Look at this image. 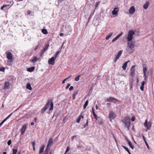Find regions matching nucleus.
<instances>
[{
  "label": "nucleus",
  "mask_w": 154,
  "mask_h": 154,
  "mask_svg": "<svg viewBox=\"0 0 154 154\" xmlns=\"http://www.w3.org/2000/svg\"><path fill=\"white\" fill-rule=\"evenodd\" d=\"M49 105L51 106L49 110L50 111H52L53 109L54 104L53 103V100L51 99L48 100L45 107L42 109L41 110V112L43 113L49 107Z\"/></svg>",
  "instance_id": "nucleus-1"
},
{
  "label": "nucleus",
  "mask_w": 154,
  "mask_h": 154,
  "mask_svg": "<svg viewBox=\"0 0 154 154\" xmlns=\"http://www.w3.org/2000/svg\"><path fill=\"white\" fill-rule=\"evenodd\" d=\"M122 121L124 124V126L127 128L128 130H129L130 129V127L131 125L130 117L127 116L125 117L124 119L122 120Z\"/></svg>",
  "instance_id": "nucleus-2"
},
{
  "label": "nucleus",
  "mask_w": 154,
  "mask_h": 154,
  "mask_svg": "<svg viewBox=\"0 0 154 154\" xmlns=\"http://www.w3.org/2000/svg\"><path fill=\"white\" fill-rule=\"evenodd\" d=\"M135 32L134 31L132 30H130L129 31L128 35L127 37V40L128 42L132 41V40L133 38V36Z\"/></svg>",
  "instance_id": "nucleus-3"
},
{
  "label": "nucleus",
  "mask_w": 154,
  "mask_h": 154,
  "mask_svg": "<svg viewBox=\"0 0 154 154\" xmlns=\"http://www.w3.org/2000/svg\"><path fill=\"white\" fill-rule=\"evenodd\" d=\"M128 45L129 48L132 50V51H128V52L129 54H131L134 51V44L132 42V41H131V42H128Z\"/></svg>",
  "instance_id": "nucleus-4"
},
{
  "label": "nucleus",
  "mask_w": 154,
  "mask_h": 154,
  "mask_svg": "<svg viewBox=\"0 0 154 154\" xmlns=\"http://www.w3.org/2000/svg\"><path fill=\"white\" fill-rule=\"evenodd\" d=\"M116 117V115L113 111H112L110 112L109 114V117L111 121L112 120L115 118Z\"/></svg>",
  "instance_id": "nucleus-5"
},
{
  "label": "nucleus",
  "mask_w": 154,
  "mask_h": 154,
  "mask_svg": "<svg viewBox=\"0 0 154 154\" xmlns=\"http://www.w3.org/2000/svg\"><path fill=\"white\" fill-rule=\"evenodd\" d=\"M6 56L7 58L10 60L11 62L13 61V56L12 54L10 52H6Z\"/></svg>",
  "instance_id": "nucleus-6"
},
{
  "label": "nucleus",
  "mask_w": 154,
  "mask_h": 154,
  "mask_svg": "<svg viewBox=\"0 0 154 154\" xmlns=\"http://www.w3.org/2000/svg\"><path fill=\"white\" fill-rule=\"evenodd\" d=\"M56 58L54 57H52L48 61V63L50 65H54L55 63V60Z\"/></svg>",
  "instance_id": "nucleus-7"
},
{
  "label": "nucleus",
  "mask_w": 154,
  "mask_h": 154,
  "mask_svg": "<svg viewBox=\"0 0 154 154\" xmlns=\"http://www.w3.org/2000/svg\"><path fill=\"white\" fill-rule=\"evenodd\" d=\"M144 125L145 127L147 128V129H149L151 127V123L150 122H149L148 123L147 120H146L144 124Z\"/></svg>",
  "instance_id": "nucleus-8"
},
{
  "label": "nucleus",
  "mask_w": 154,
  "mask_h": 154,
  "mask_svg": "<svg viewBox=\"0 0 154 154\" xmlns=\"http://www.w3.org/2000/svg\"><path fill=\"white\" fill-rule=\"evenodd\" d=\"M27 125H23L21 130V134L22 135L24 133L26 128Z\"/></svg>",
  "instance_id": "nucleus-9"
},
{
  "label": "nucleus",
  "mask_w": 154,
  "mask_h": 154,
  "mask_svg": "<svg viewBox=\"0 0 154 154\" xmlns=\"http://www.w3.org/2000/svg\"><path fill=\"white\" fill-rule=\"evenodd\" d=\"M143 67V74H146L147 71V65L145 63H143L142 64Z\"/></svg>",
  "instance_id": "nucleus-10"
},
{
  "label": "nucleus",
  "mask_w": 154,
  "mask_h": 154,
  "mask_svg": "<svg viewBox=\"0 0 154 154\" xmlns=\"http://www.w3.org/2000/svg\"><path fill=\"white\" fill-rule=\"evenodd\" d=\"M135 69L134 66H133L131 69V75L132 76H133L135 75Z\"/></svg>",
  "instance_id": "nucleus-11"
},
{
  "label": "nucleus",
  "mask_w": 154,
  "mask_h": 154,
  "mask_svg": "<svg viewBox=\"0 0 154 154\" xmlns=\"http://www.w3.org/2000/svg\"><path fill=\"white\" fill-rule=\"evenodd\" d=\"M53 139L51 137L49 138L48 140L47 146L49 147H51V146L53 144Z\"/></svg>",
  "instance_id": "nucleus-12"
},
{
  "label": "nucleus",
  "mask_w": 154,
  "mask_h": 154,
  "mask_svg": "<svg viewBox=\"0 0 154 154\" xmlns=\"http://www.w3.org/2000/svg\"><path fill=\"white\" fill-rule=\"evenodd\" d=\"M135 11V8L134 6H131L129 10V13L130 14H133Z\"/></svg>",
  "instance_id": "nucleus-13"
},
{
  "label": "nucleus",
  "mask_w": 154,
  "mask_h": 154,
  "mask_svg": "<svg viewBox=\"0 0 154 154\" xmlns=\"http://www.w3.org/2000/svg\"><path fill=\"white\" fill-rule=\"evenodd\" d=\"M10 87V83L8 82H7L5 83L4 89L5 90L9 89Z\"/></svg>",
  "instance_id": "nucleus-14"
},
{
  "label": "nucleus",
  "mask_w": 154,
  "mask_h": 154,
  "mask_svg": "<svg viewBox=\"0 0 154 154\" xmlns=\"http://www.w3.org/2000/svg\"><path fill=\"white\" fill-rule=\"evenodd\" d=\"M12 5H10V4L4 5H3L1 8V9L2 10H3L4 8H7L8 9H9L11 7Z\"/></svg>",
  "instance_id": "nucleus-15"
},
{
  "label": "nucleus",
  "mask_w": 154,
  "mask_h": 154,
  "mask_svg": "<svg viewBox=\"0 0 154 154\" xmlns=\"http://www.w3.org/2000/svg\"><path fill=\"white\" fill-rule=\"evenodd\" d=\"M118 11V8H115L112 11V14L113 15H116L117 14Z\"/></svg>",
  "instance_id": "nucleus-16"
},
{
  "label": "nucleus",
  "mask_w": 154,
  "mask_h": 154,
  "mask_svg": "<svg viewBox=\"0 0 154 154\" xmlns=\"http://www.w3.org/2000/svg\"><path fill=\"white\" fill-rule=\"evenodd\" d=\"M128 143L129 146L132 149H133L134 148V146L132 145L131 142L128 139H126Z\"/></svg>",
  "instance_id": "nucleus-17"
},
{
  "label": "nucleus",
  "mask_w": 154,
  "mask_h": 154,
  "mask_svg": "<svg viewBox=\"0 0 154 154\" xmlns=\"http://www.w3.org/2000/svg\"><path fill=\"white\" fill-rule=\"evenodd\" d=\"M114 100H115V98L112 97H109L106 99V101L110 102H112Z\"/></svg>",
  "instance_id": "nucleus-18"
},
{
  "label": "nucleus",
  "mask_w": 154,
  "mask_h": 154,
  "mask_svg": "<svg viewBox=\"0 0 154 154\" xmlns=\"http://www.w3.org/2000/svg\"><path fill=\"white\" fill-rule=\"evenodd\" d=\"M149 3L148 1H146L145 3L143 5V7L144 9H146L149 7Z\"/></svg>",
  "instance_id": "nucleus-19"
},
{
  "label": "nucleus",
  "mask_w": 154,
  "mask_h": 154,
  "mask_svg": "<svg viewBox=\"0 0 154 154\" xmlns=\"http://www.w3.org/2000/svg\"><path fill=\"white\" fill-rule=\"evenodd\" d=\"M129 62V60H128L127 62H125L122 65V68L123 70H125L126 69V67L127 66L128 63Z\"/></svg>",
  "instance_id": "nucleus-20"
},
{
  "label": "nucleus",
  "mask_w": 154,
  "mask_h": 154,
  "mask_svg": "<svg viewBox=\"0 0 154 154\" xmlns=\"http://www.w3.org/2000/svg\"><path fill=\"white\" fill-rule=\"evenodd\" d=\"M45 146L44 145H43L42 147L40 148L39 150V153L41 154V153L43 152L44 147Z\"/></svg>",
  "instance_id": "nucleus-21"
},
{
  "label": "nucleus",
  "mask_w": 154,
  "mask_h": 154,
  "mask_svg": "<svg viewBox=\"0 0 154 154\" xmlns=\"http://www.w3.org/2000/svg\"><path fill=\"white\" fill-rule=\"evenodd\" d=\"M145 83V81H143L142 82L141 85L140 87V89L142 91H143L144 90V86Z\"/></svg>",
  "instance_id": "nucleus-22"
},
{
  "label": "nucleus",
  "mask_w": 154,
  "mask_h": 154,
  "mask_svg": "<svg viewBox=\"0 0 154 154\" xmlns=\"http://www.w3.org/2000/svg\"><path fill=\"white\" fill-rule=\"evenodd\" d=\"M34 67H32L29 68H27V71L29 72H32L34 70Z\"/></svg>",
  "instance_id": "nucleus-23"
},
{
  "label": "nucleus",
  "mask_w": 154,
  "mask_h": 154,
  "mask_svg": "<svg viewBox=\"0 0 154 154\" xmlns=\"http://www.w3.org/2000/svg\"><path fill=\"white\" fill-rule=\"evenodd\" d=\"M94 11H95V10L94 11H93L92 12H91V13L90 14L89 17L88 18V22L91 19L93 15L94 14Z\"/></svg>",
  "instance_id": "nucleus-24"
},
{
  "label": "nucleus",
  "mask_w": 154,
  "mask_h": 154,
  "mask_svg": "<svg viewBox=\"0 0 154 154\" xmlns=\"http://www.w3.org/2000/svg\"><path fill=\"white\" fill-rule=\"evenodd\" d=\"M50 147L47 146L46 149L45 150V152L44 153V154H48V152L49 150Z\"/></svg>",
  "instance_id": "nucleus-25"
},
{
  "label": "nucleus",
  "mask_w": 154,
  "mask_h": 154,
  "mask_svg": "<svg viewBox=\"0 0 154 154\" xmlns=\"http://www.w3.org/2000/svg\"><path fill=\"white\" fill-rule=\"evenodd\" d=\"M113 33L112 32L110 33L106 37V40H108L112 35Z\"/></svg>",
  "instance_id": "nucleus-26"
},
{
  "label": "nucleus",
  "mask_w": 154,
  "mask_h": 154,
  "mask_svg": "<svg viewBox=\"0 0 154 154\" xmlns=\"http://www.w3.org/2000/svg\"><path fill=\"white\" fill-rule=\"evenodd\" d=\"M83 75V74H81L80 75H79L77 76L75 78V81H78L79 79V78L80 77V76L81 75Z\"/></svg>",
  "instance_id": "nucleus-27"
},
{
  "label": "nucleus",
  "mask_w": 154,
  "mask_h": 154,
  "mask_svg": "<svg viewBox=\"0 0 154 154\" xmlns=\"http://www.w3.org/2000/svg\"><path fill=\"white\" fill-rule=\"evenodd\" d=\"M26 88L27 89L29 90H31L32 88L31 86V85L29 83H28L26 85Z\"/></svg>",
  "instance_id": "nucleus-28"
},
{
  "label": "nucleus",
  "mask_w": 154,
  "mask_h": 154,
  "mask_svg": "<svg viewBox=\"0 0 154 154\" xmlns=\"http://www.w3.org/2000/svg\"><path fill=\"white\" fill-rule=\"evenodd\" d=\"M88 100H87L86 101V102L83 106L84 109H85L86 108V107L87 106V105H88Z\"/></svg>",
  "instance_id": "nucleus-29"
},
{
  "label": "nucleus",
  "mask_w": 154,
  "mask_h": 154,
  "mask_svg": "<svg viewBox=\"0 0 154 154\" xmlns=\"http://www.w3.org/2000/svg\"><path fill=\"white\" fill-rule=\"evenodd\" d=\"M49 46V43H48L43 48V49L46 51L48 48V47Z\"/></svg>",
  "instance_id": "nucleus-30"
},
{
  "label": "nucleus",
  "mask_w": 154,
  "mask_h": 154,
  "mask_svg": "<svg viewBox=\"0 0 154 154\" xmlns=\"http://www.w3.org/2000/svg\"><path fill=\"white\" fill-rule=\"evenodd\" d=\"M60 51H57L55 55V57L54 58H56L60 54Z\"/></svg>",
  "instance_id": "nucleus-31"
},
{
  "label": "nucleus",
  "mask_w": 154,
  "mask_h": 154,
  "mask_svg": "<svg viewBox=\"0 0 154 154\" xmlns=\"http://www.w3.org/2000/svg\"><path fill=\"white\" fill-rule=\"evenodd\" d=\"M42 32L44 34H46L48 33V32L46 29H42Z\"/></svg>",
  "instance_id": "nucleus-32"
},
{
  "label": "nucleus",
  "mask_w": 154,
  "mask_h": 154,
  "mask_svg": "<svg viewBox=\"0 0 154 154\" xmlns=\"http://www.w3.org/2000/svg\"><path fill=\"white\" fill-rule=\"evenodd\" d=\"M40 43H41L40 41H38V44L35 46V51L38 48V46H39Z\"/></svg>",
  "instance_id": "nucleus-33"
},
{
  "label": "nucleus",
  "mask_w": 154,
  "mask_h": 154,
  "mask_svg": "<svg viewBox=\"0 0 154 154\" xmlns=\"http://www.w3.org/2000/svg\"><path fill=\"white\" fill-rule=\"evenodd\" d=\"M119 38L116 36L114 38H113L112 41V42H115Z\"/></svg>",
  "instance_id": "nucleus-34"
},
{
  "label": "nucleus",
  "mask_w": 154,
  "mask_h": 154,
  "mask_svg": "<svg viewBox=\"0 0 154 154\" xmlns=\"http://www.w3.org/2000/svg\"><path fill=\"white\" fill-rule=\"evenodd\" d=\"M32 146H33V150H34V151H35V141H33V142H32Z\"/></svg>",
  "instance_id": "nucleus-35"
},
{
  "label": "nucleus",
  "mask_w": 154,
  "mask_h": 154,
  "mask_svg": "<svg viewBox=\"0 0 154 154\" xmlns=\"http://www.w3.org/2000/svg\"><path fill=\"white\" fill-rule=\"evenodd\" d=\"M37 60V58L36 57H35L32 60V62H36Z\"/></svg>",
  "instance_id": "nucleus-36"
},
{
  "label": "nucleus",
  "mask_w": 154,
  "mask_h": 154,
  "mask_svg": "<svg viewBox=\"0 0 154 154\" xmlns=\"http://www.w3.org/2000/svg\"><path fill=\"white\" fill-rule=\"evenodd\" d=\"M122 147H123L124 149L127 152H129V151L128 148L122 145Z\"/></svg>",
  "instance_id": "nucleus-37"
},
{
  "label": "nucleus",
  "mask_w": 154,
  "mask_h": 154,
  "mask_svg": "<svg viewBox=\"0 0 154 154\" xmlns=\"http://www.w3.org/2000/svg\"><path fill=\"white\" fill-rule=\"evenodd\" d=\"M88 120L87 119L86 123L85 124L83 125L84 128H85L88 125Z\"/></svg>",
  "instance_id": "nucleus-38"
},
{
  "label": "nucleus",
  "mask_w": 154,
  "mask_h": 154,
  "mask_svg": "<svg viewBox=\"0 0 154 154\" xmlns=\"http://www.w3.org/2000/svg\"><path fill=\"white\" fill-rule=\"evenodd\" d=\"M146 74H144L143 77H144V81H146L147 80V76H146Z\"/></svg>",
  "instance_id": "nucleus-39"
},
{
  "label": "nucleus",
  "mask_w": 154,
  "mask_h": 154,
  "mask_svg": "<svg viewBox=\"0 0 154 154\" xmlns=\"http://www.w3.org/2000/svg\"><path fill=\"white\" fill-rule=\"evenodd\" d=\"M17 152V149H13V154H16Z\"/></svg>",
  "instance_id": "nucleus-40"
},
{
  "label": "nucleus",
  "mask_w": 154,
  "mask_h": 154,
  "mask_svg": "<svg viewBox=\"0 0 154 154\" xmlns=\"http://www.w3.org/2000/svg\"><path fill=\"white\" fill-rule=\"evenodd\" d=\"M123 51L122 50H120L119 52L118 53L117 55H118V56H120L122 54V52Z\"/></svg>",
  "instance_id": "nucleus-41"
},
{
  "label": "nucleus",
  "mask_w": 154,
  "mask_h": 154,
  "mask_svg": "<svg viewBox=\"0 0 154 154\" xmlns=\"http://www.w3.org/2000/svg\"><path fill=\"white\" fill-rule=\"evenodd\" d=\"M120 57V56H118V55H116V57H115V60H114V62H116V61H117V60L119 59V58Z\"/></svg>",
  "instance_id": "nucleus-42"
},
{
  "label": "nucleus",
  "mask_w": 154,
  "mask_h": 154,
  "mask_svg": "<svg viewBox=\"0 0 154 154\" xmlns=\"http://www.w3.org/2000/svg\"><path fill=\"white\" fill-rule=\"evenodd\" d=\"M5 68L4 67H1L0 68V71L4 72L5 71Z\"/></svg>",
  "instance_id": "nucleus-43"
},
{
  "label": "nucleus",
  "mask_w": 154,
  "mask_h": 154,
  "mask_svg": "<svg viewBox=\"0 0 154 154\" xmlns=\"http://www.w3.org/2000/svg\"><path fill=\"white\" fill-rule=\"evenodd\" d=\"M78 91H79L78 90H77L76 91H75L73 93V95H74V96H76L78 94Z\"/></svg>",
  "instance_id": "nucleus-44"
},
{
  "label": "nucleus",
  "mask_w": 154,
  "mask_h": 154,
  "mask_svg": "<svg viewBox=\"0 0 154 154\" xmlns=\"http://www.w3.org/2000/svg\"><path fill=\"white\" fill-rule=\"evenodd\" d=\"M81 120V118L80 117H79L76 119V122L78 123H79Z\"/></svg>",
  "instance_id": "nucleus-45"
},
{
  "label": "nucleus",
  "mask_w": 154,
  "mask_h": 154,
  "mask_svg": "<svg viewBox=\"0 0 154 154\" xmlns=\"http://www.w3.org/2000/svg\"><path fill=\"white\" fill-rule=\"evenodd\" d=\"M99 2H96L95 5V9L98 6V5L99 3Z\"/></svg>",
  "instance_id": "nucleus-46"
},
{
  "label": "nucleus",
  "mask_w": 154,
  "mask_h": 154,
  "mask_svg": "<svg viewBox=\"0 0 154 154\" xmlns=\"http://www.w3.org/2000/svg\"><path fill=\"white\" fill-rule=\"evenodd\" d=\"M11 140H9L7 142L9 146L11 145Z\"/></svg>",
  "instance_id": "nucleus-47"
},
{
  "label": "nucleus",
  "mask_w": 154,
  "mask_h": 154,
  "mask_svg": "<svg viewBox=\"0 0 154 154\" xmlns=\"http://www.w3.org/2000/svg\"><path fill=\"white\" fill-rule=\"evenodd\" d=\"M145 142V143L146 145V146H147V148H148V149H149V145L147 143V142H146V141L144 142Z\"/></svg>",
  "instance_id": "nucleus-48"
},
{
  "label": "nucleus",
  "mask_w": 154,
  "mask_h": 154,
  "mask_svg": "<svg viewBox=\"0 0 154 154\" xmlns=\"http://www.w3.org/2000/svg\"><path fill=\"white\" fill-rule=\"evenodd\" d=\"M123 34V32H122L119 34L118 35H117V36L119 38Z\"/></svg>",
  "instance_id": "nucleus-49"
},
{
  "label": "nucleus",
  "mask_w": 154,
  "mask_h": 154,
  "mask_svg": "<svg viewBox=\"0 0 154 154\" xmlns=\"http://www.w3.org/2000/svg\"><path fill=\"white\" fill-rule=\"evenodd\" d=\"M135 117L134 116H132V117L131 120V121L132 122H134V121L135 120Z\"/></svg>",
  "instance_id": "nucleus-50"
},
{
  "label": "nucleus",
  "mask_w": 154,
  "mask_h": 154,
  "mask_svg": "<svg viewBox=\"0 0 154 154\" xmlns=\"http://www.w3.org/2000/svg\"><path fill=\"white\" fill-rule=\"evenodd\" d=\"M70 84H68L67 85L66 87V89H67L69 88L70 86Z\"/></svg>",
  "instance_id": "nucleus-51"
},
{
  "label": "nucleus",
  "mask_w": 154,
  "mask_h": 154,
  "mask_svg": "<svg viewBox=\"0 0 154 154\" xmlns=\"http://www.w3.org/2000/svg\"><path fill=\"white\" fill-rule=\"evenodd\" d=\"M118 101V100L115 98V100H113V101H112V102L114 103H116Z\"/></svg>",
  "instance_id": "nucleus-52"
},
{
  "label": "nucleus",
  "mask_w": 154,
  "mask_h": 154,
  "mask_svg": "<svg viewBox=\"0 0 154 154\" xmlns=\"http://www.w3.org/2000/svg\"><path fill=\"white\" fill-rule=\"evenodd\" d=\"M73 89V87L72 86H71L70 87V88L69 89V90L70 91H71Z\"/></svg>",
  "instance_id": "nucleus-53"
},
{
  "label": "nucleus",
  "mask_w": 154,
  "mask_h": 154,
  "mask_svg": "<svg viewBox=\"0 0 154 154\" xmlns=\"http://www.w3.org/2000/svg\"><path fill=\"white\" fill-rule=\"evenodd\" d=\"M142 137H143V140L144 141V142L146 141V139H145V137L143 135L142 136Z\"/></svg>",
  "instance_id": "nucleus-54"
},
{
  "label": "nucleus",
  "mask_w": 154,
  "mask_h": 154,
  "mask_svg": "<svg viewBox=\"0 0 154 154\" xmlns=\"http://www.w3.org/2000/svg\"><path fill=\"white\" fill-rule=\"evenodd\" d=\"M69 150V147H67L66 150V152H65V154H66V152Z\"/></svg>",
  "instance_id": "nucleus-55"
},
{
  "label": "nucleus",
  "mask_w": 154,
  "mask_h": 154,
  "mask_svg": "<svg viewBox=\"0 0 154 154\" xmlns=\"http://www.w3.org/2000/svg\"><path fill=\"white\" fill-rule=\"evenodd\" d=\"M7 119H8L6 117L2 121V122L4 123L5 121H6L7 120Z\"/></svg>",
  "instance_id": "nucleus-56"
},
{
  "label": "nucleus",
  "mask_w": 154,
  "mask_h": 154,
  "mask_svg": "<svg viewBox=\"0 0 154 154\" xmlns=\"http://www.w3.org/2000/svg\"><path fill=\"white\" fill-rule=\"evenodd\" d=\"M31 13V12L29 10H28L27 11V13L28 15H30Z\"/></svg>",
  "instance_id": "nucleus-57"
},
{
  "label": "nucleus",
  "mask_w": 154,
  "mask_h": 154,
  "mask_svg": "<svg viewBox=\"0 0 154 154\" xmlns=\"http://www.w3.org/2000/svg\"><path fill=\"white\" fill-rule=\"evenodd\" d=\"M67 79H65L62 81V83L64 84L65 83V81Z\"/></svg>",
  "instance_id": "nucleus-58"
},
{
  "label": "nucleus",
  "mask_w": 154,
  "mask_h": 154,
  "mask_svg": "<svg viewBox=\"0 0 154 154\" xmlns=\"http://www.w3.org/2000/svg\"><path fill=\"white\" fill-rule=\"evenodd\" d=\"M126 50L128 52V51H132V50H131L129 48H127Z\"/></svg>",
  "instance_id": "nucleus-59"
},
{
  "label": "nucleus",
  "mask_w": 154,
  "mask_h": 154,
  "mask_svg": "<svg viewBox=\"0 0 154 154\" xmlns=\"http://www.w3.org/2000/svg\"><path fill=\"white\" fill-rule=\"evenodd\" d=\"M12 114V113H11L8 116L7 118L8 119L11 116Z\"/></svg>",
  "instance_id": "nucleus-60"
},
{
  "label": "nucleus",
  "mask_w": 154,
  "mask_h": 154,
  "mask_svg": "<svg viewBox=\"0 0 154 154\" xmlns=\"http://www.w3.org/2000/svg\"><path fill=\"white\" fill-rule=\"evenodd\" d=\"M82 112L81 113V114L79 116V117H80L81 118H83V116H82Z\"/></svg>",
  "instance_id": "nucleus-61"
},
{
  "label": "nucleus",
  "mask_w": 154,
  "mask_h": 154,
  "mask_svg": "<svg viewBox=\"0 0 154 154\" xmlns=\"http://www.w3.org/2000/svg\"><path fill=\"white\" fill-rule=\"evenodd\" d=\"M75 99V96L72 95V99L73 100H74Z\"/></svg>",
  "instance_id": "nucleus-62"
},
{
  "label": "nucleus",
  "mask_w": 154,
  "mask_h": 154,
  "mask_svg": "<svg viewBox=\"0 0 154 154\" xmlns=\"http://www.w3.org/2000/svg\"><path fill=\"white\" fill-rule=\"evenodd\" d=\"M94 116V118L97 119V115L96 114Z\"/></svg>",
  "instance_id": "nucleus-63"
},
{
  "label": "nucleus",
  "mask_w": 154,
  "mask_h": 154,
  "mask_svg": "<svg viewBox=\"0 0 154 154\" xmlns=\"http://www.w3.org/2000/svg\"><path fill=\"white\" fill-rule=\"evenodd\" d=\"M64 35V34L62 33H60V36H62Z\"/></svg>",
  "instance_id": "nucleus-64"
}]
</instances>
